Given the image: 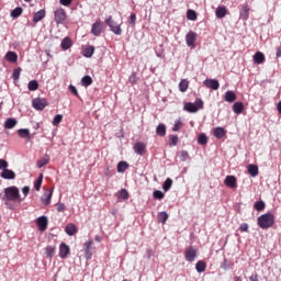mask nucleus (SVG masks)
<instances>
[{"instance_id": "1", "label": "nucleus", "mask_w": 281, "mask_h": 281, "mask_svg": "<svg viewBox=\"0 0 281 281\" xmlns=\"http://www.w3.org/2000/svg\"><path fill=\"white\" fill-rule=\"evenodd\" d=\"M25 198H21V193L19 192V188L16 187H8L4 189V195L2 201L8 203V201H19L21 203Z\"/></svg>"}, {"instance_id": "2", "label": "nucleus", "mask_w": 281, "mask_h": 281, "mask_svg": "<svg viewBox=\"0 0 281 281\" xmlns=\"http://www.w3.org/2000/svg\"><path fill=\"white\" fill-rule=\"evenodd\" d=\"M274 221L273 214L266 213L258 217L257 223L261 229H269L273 226Z\"/></svg>"}, {"instance_id": "3", "label": "nucleus", "mask_w": 281, "mask_h": 281, "mask_svg": "<svg viewBox=\"0 0 281 281\" xmlns=\"http://www.w3.org/2000/svg\"><path fill=\"white\" fill-rule=\"evenodd\" d=\"M199 109H203V100L196 99L195 103L187 102L183 105V110L187 111V113H196Z\"/></svg>"}, {"instance_id": "4", "label": "nucleus", "mask_w": 281, "mask_h": 281, "mask_svg": "<svg viewBox=\"0 0 281 281\" xmlns=\"http://www.w3.org/2000/svg\"><path fill=\"white\" fill-rule=\"evenodd\" d=\"M105 23L108 26H110L111 32H113V34H115L116 36H122V27L120 26V24H117V22L113 21V16H109L105 20Z\"/></svg>"}, {"instance_id": "5", "label": "nucleus", "mask_w": 281, "mask_h": 281, "mask_svg": "<svg viewBox=\"0 0 281 281\" xmlns=\"http://www.w3.org/2000/svg\"><path fill=\"white\" fill-rule=\"evenodd\" d=\"M184 258L187 262H194L196 259V248H194V246L187 248L184 251Z\"/></svg>"}, {"instance_id": "6", "label": "nucleus", "mask_w": 281, "mask_h": 281, "mask_svg": "<svg viewBox=\"0 0 281 281\" xmlns=\"http://www.w3.org/2000/svg\"><path fill=\"white\" fill-rule=\"evenodd\" d=\"M33 108L36 111H43L47 106V100L42 98H35L32 100Z\"/></svg>"}, {"instance_id": "7", "label": "nucleus", "mask_w": 281, "mask_h": 281, "mask_svg": "<svg viewBox=\"0 0 281 281\" xmlns=\"http://www.w3.org/2000/svg\"><path fill=\"white\" fill-rule=\"evenodd\" d=\"M54 16H55V22L57 24H60L65 21V19H67V13L65 12V10L63 8H59L57 10H55Z\"/></svg>"}, {"instance_id": "8", "label": "nucleus", "mask_w": 281, "mask_h": 281, "mask_svg": "<svg viewBox=\"0 0 281 281\" xmlns=\"http://www.w3.org/2000/svg\"><path fill=\"white\" fill-rule=\"evenodd\" d=\"M204 87H207V89H212L213 91H218L221 83L216 79H205L203 81Z\"/></svg>"}, {"instance_id": "9", "label": "nucleus", "mask_w": 281, "mask_h": 281, "mask_svg": "<svg viewBox=\"0 0 281 281\" xmlns=\"http://www.w3.org/2000/svg\"><path fill=\"white\" fill-rule=\"evenodd\" d=\"M186 43H187L188 47H196V45L194 44V43H196V33L190 31L186 35Z\"/></svg>"}, {"instance_id": "10", "label": "nucleus", "mask_w": 281, "mask_h": 281, "mask_svg": "<svg viewBox=\"0 0 281 281\" xmlns=\"http://www.w3.org/2000/svg\"><path fill=\"white\" fill-rule=\"evenodd\" d=\"M54 194L53 190L47 189L41 196V202L43 205H49L52 203V195Z\"/></svg>"}, {"instance_id": "11", "label": "nucleus", "mask_w": 281, "mask_h": 281, "mask_svg": "<svg viewBox=\"0 0 281 281\" xmlns=\"http://www.w3.org/2000/svg\"><path fill=\"white\" fill-rule=\"evenodd\" d=\"M0 177L2 179H7L10 181V180L16 179V173L12 169L7 168L4 171L0 173Z\"/></svg>"}, {"instance_id": "12", "label": "nucleus", "mask_w": 281, "mask_h": 281, "mask_svg": "<svg viewBox=\"0 0 281 281\" xmlns=\"http://www.w3.org/2000/svg\"><path fill=\"white\" fill-rule=\"evenodd\" d=\"M69 246L65 243H61L59 246V257L63 259L67 258V256H69Z\"/></svg>"}, {"instance_id": "13", "label": "nucleus", "mask_w": 281, "mask_h": 281, "mask_svg": "<svg viewBox=\"0 0 281 281\" xmlns=\"http://www.w3.org/2000/svg\"><path fill=\"white\" fill-rule=\"evenodd\" d=\"M47 216H41L37 218V227L40 232H45L47 229Z\"/></svg>"}, {"instance_id": "14", "label": "nucleus", "mask_w": 281, "mask_h": 281, "mask_svg": "<svg viewBox=\"0 0 281 281\" xmlns=\"http://www.w3.org/2000/svg\"><path fill=\"white\" fill-rule=\"evenodd\" d=\"M91 34H93V36H100V34H102V24L100 22L92 24Z\"/></svg>"}, {"instance_id": "15", "label": "nucleus", "mask_w": 281, "mask_h": 281, "mask_svg": "<svg viewBox=\"0 0 281 281\" xmlns=\"http://www.w3.org/2000/svg\"><path fill=\"white\" fill-rule=\"evenodd\" d=\"M65 232L68 236H74L78 233V228L76 227V224L69 223L66 225Z\"/></svg>"}, {"instance_id": "16", "label": "nucleus", "mask_w": 281, "mask_h": 281, "mask_svg": "<svg viewBox=\"0 0 281 281\" xmlns=\"http://www.w3.org/2000/svg\"><path fill=\"white\" fill-rule=\"evenodd\" d=\"M134 153H136V155H144V153H146V145L144 143H136L134 145Z\"/></svg>"}, {"instance_id": "17", "label": "nucleus", "mask_w": 281, "mask_h": 281, "mask_svg": "<svg viewBox=\"0 0 281 281\" xmlns=\"http://www.w3.org/2000/svg\"><path fill=\"white\" fill-rule=\"evenodd\" d=\"M224 100L225 102H236V93L232 90H228L225 92V95H224Z\"/></svg>"}, {"instance_id": "18", "label": "nucleus", "mask_w": 281, "mask_h": 281, "mask_svg": "<svg viewBox=\"0 0 281 281\" xmlns=\"http://www.w3.org/2000/svg\"><path fill=\"white\" fill-rule=\"evenodd\" d=\"M224 183L227 186V188H236V177L227 176L224 180Z\"/></svg>"}, {"instance_id": "19", "label": "nucleus", "mask_w": 281, "mask_h": 281, "mask_svg": "<svg viewBox=\"0 0 281 281\" xmlns=\"http://www.w3.org/2000/svg\"><path fill=\"white\" fill-rule=\"evenodd\" d=\"M45 19V9L37 11L33 16V23H38Z\"/></svg>"}, {"instance_id": "20", "label": "nucleus", "mask_w": 281, "mask_h": 281, "mask_svg": "<svg viewBox=\"0 0 281 281\" xmlns=\"http://www.w3.org/2000/svg\"><path fill=\"white\" fill-rule=\"evenodd\" d=\"M225 134H226L225 128H223V127H215L214 128L213 135L217 139H223V137H225Z\"/></svg>"}, {"instance_id": "21", "label": "nucleus", "mask_w": 281, "mask_h": 281, "mask_svg": "<svg viewBox=\"0 0 281 281\" xmlns=\"http://www.w3.org/2000/svg\"><path fill=\"white\" fill-rule=\"evenodd\" d=\"M244 109H245V105L243 104V102H235L233 104V111L234 113H236V115H240Z\"/></svg>"}, {"instance_id": "22", "label": "nucleus", "mask_w": 281, "mask_h": 281, "mask_svg": "<svg viewBox=\"0 0 281 281\" xmlns=\"http://www.w3.org/2000/svg\"><path fill=\"white\" fill-rule=\"evenodd\" d=\"M227 14V9L225 7H218L215 11V15L217 19H225Z\"/></svg>"}, {"instance_id": "23", "label": "nucleus", "mask_w": 281, "mask_h": 281, "mask_svg": "<svg viewBox=\"0 0 281 281\" xmlns=\"http://www.w3.org/2000/svg\"><path fill=\"white\" fill-rule=\"evenodd\" d=\"M46 258H53L56 256V246H47L45 248Z\"/></svg>"}, {"instance_id": "24", "label": "nucleus", "mask_w": 281, "mask_h": 281, "mask_svg": "<svg viewBox=\"0 0 281 281\" xmlns=\"http://www.w3.org/2000/svg\"><path fill=\"white\" fill-rule=\"evenodd\" d=\"M5 58L9 63H16V60H19V55L14 52H8Z\"/></svg>"}, {"instance_id": "25", "label": "nucleus", "mask_w": 281, "mask_h": 281, "mask_svg": "<svg viewBox=\"0 0 281 281\" xmlns=\"http://www.w3.org/2000/svg\"><path fill=\"white\" fill-rule=\"evenodd\" d=\"M240 19L247 21L249 19V5L245 4L240 11Z\"/></svg>"}, {"instance_id": "26", "label": "nucleus", "mask_w": 281, "mask_h": 281, "mask_svg": "<svg viewBox=\"0 0 281 281\" xmlns=\"http://www.w3.org/2000/svg\"><path fill=\"white\" fill-rule=\"evenodd\" d=\"M221 268L224 269V271H229V269H234V262L231 260L224 259V261L221 265Z\"/></svg>"}, {"instance_id": "27", "label": "nucleus", "mask_w": 281, "mask_h": 281, "mask_svg": "<svg viewBox=\"0 0 281 281\" xmlns=\"http://www.w3.org/2000/svg\"><path fill=\"white\" fill-rule=\"evenodd\" d=\"M60 47L61 49H64V52H67V49L71 47V40L69 37H65L61 41Z\"/></svg>"}, {"instance_id": "28", "label": "nucleus", "mask_w": 281, "mask_h": 281, "mask_svg": "<svg viewBox=\"0 0 281 281\" xmlns=\"http://www.w3.org/2000/svg\"><path fill=\"white\" fill-rule=\"evenodd\" d=\"M95 52V47L93 46H88L83 49V56L85 58H91Z\"/></svg>"}, {"instance_id": "29", "label": "nucleus", "mask_w": 281, "mask_h": 281, "mask_svg": "<svg viewBox=\"0 0 281 281\" xmlns=\"http://www.w3.org/2000/svg\"><path fill=\"white\" fill-rule=\"evenodd\" d=\"M254 60L257 65H262V63H265V54L257 52L254 56Z\"/></svg>"}, {"instance_id": "30", "label": "nucleus", "mask_w": 281, "mask_h": 281, "mask_svg": "<svg viewBox=\"0 0 281 281\" xmlns=\"http://www.w3.org/2000/svg\"><path fill=\"white\" fill-rule=\"evenodd\" d=\"M156 133H157V135H159V137H165L166 136V125L164 123H160L156 127Z\"/></svg>"}, {"instance_id": "31", "label": "nucleus", "mask_w": 281, "mask_h": 281, "mask_svg": "<svg viewBox=\"0 0 281 281\" xmlns=\"http://www.w3.org/2000/svg\"><path fill=\"white\" fill-rule=\"evenodd\" d=\"M23 14V8L16 7L14 10L11 11L12 19H19Z\"/></svg>"}, {"instance_id": "32", "label": "nucleus", "mask_w": 281, "mask_h": 281, "mask_svg": "<svg viewBox=\"0 0 281 281\" xmlns=\"http://www.w3.org/2000/svg\"><path fill=\"white\" fill-rule=\"evenodd\" d=\"M248 173L250 175V177H258V167L256 165H249Z\"/></svg>"}, {"instance_id": "33", "label": "nucleus", "mask_w": 281, "mask_h": 281, "mask_svg": "<svg viewBox=\"0 0 281 281\" xmlns=\"http://www.w3.org/2000/svg\"><path fill=\"white\" fill-rule=\"evenodd\" d=\"M14 126H16V119H8L4 122V128H14Z\"/></svg>"}, {"instance_id": "34", "label": "nucleus", "mask_w": 281, "mask_h": 281, "mask_svg": "<svg viewBox=\"0 0 281 281\" xmlns=\"http://www.w3.org/2000/svg\"><path fill=\"white\" fill-rule=\"evenodd\" d=\"M92 82H93V79L91 78V76H85L81 79L82 87H89L92 85Z\"/></svg>"}, {"instance_id": "35", "label": "nucleus", "mask_w": 281, "mask_h": 281, "mask_svg": "<svg viewBox=\"0 0 281 281\" xmlns=\"http://www.w3.org/2000/svg\"><path fill=\"white\" fill-rule=\"evenodd\" d=\"M128 169V162L120 161L117 164V172H125Z\"/></svg>"}, {"instance_id": "36", "label": "nucleus", "mask_w": 281, "mask_h": 281, "mask_svg": "<svg viewBox=\"0 0 281 281\" xmlns=\"http://www.w3.org/2000/svg\"><path fill=\"white\" fill-rule=\"evenodd\" d=\"M172 188V179L167 178L162 184L164 192H168Z\"/></svg>"}, {"instance_id": "37", "label": "nucleus", "mask_w": 281, "mask_h": 281, "mask_svg": "<svg viewBox=\"0 0 281 281\" xmlns=\"http://www.w3.org/2000/svg\"><path fill=\"white\" fill-rule=\"evenodd\" d=\"M41 186H43V173H40L37 180L34 183V188H35L36 192L41 191Z\"/></svg>"}, {"instance_id": "38", "label": "nucleus", "mask_w": 281, "mask_h": 281, "mask_svg": "<svg viewBox=\"0 0 281 281\" xmlns=\"http://www.w3.org/2000/svg\"><path fill=\"white\" fill-rule=\"evenodd\" d=\"M166 221H168V212H160L158 214V223L166 224Z\"/></svg>"}, {"instance_id": "39", "label": "nucleus", "mask_w": 281, "mask_h": 281, "mask_svg": "<svg viewBox=\"0 0 281 281\" xmlns=\"http://www.w3.org/2000/svg\"><path fill=\"white\" fill-rule=\"evenodd\" d=\"M198 144H200V146H205L207 144V135L205 134H200L198 137Z\"/></svg>"}, {"instance_id": "40", "label": "nucleus", "mask_w": 281, "mask_h": 281, "mask_svg": "<svg viewBox=\"0 0 281 281\" xmlns=\"http://www.w3.org/2000/svg\"><path fill=\"white\" fill-rule=\"evenodd\" d=\"M187 19L189 21H196V11L192 10V9H189L187 11Z\"/></svg>"}, {"instance_id": "41", "label": "nucleus", "mask_w": 281, "mask_h": 281, "mask_svg": "<svg viewBox=\"0 0 281 281\" xmlns=\"http://www.w3.org/2000/svg\"><path fill=\"white\" fill-rule=\"evenodd\" d=\"M188 85H189V82H188V80H186V79H182V80L180 81V83H179V89H180V91H181L182 93H186V91H188Z\"/></svg>"}, {"instance_id": "42", "label": "nucleus", "mask_w": 281, "mask_h": 281, "mask_svg": "<svg viewBox=\"0 0 281 281\" xmlns=\"http://www.w3.org/2000/svg\"><path fill=\"white\" fill-rule=\"evenodd\" d=\"M49 164V156H46L37 161V168H43Z\"/></svg>"}, {"instance_id": "43", "label": "nucleus", "mask_w": 281, "mask_h": 281, "mask_svg": "<svg viewBox=\"0 0 281 281\" xmlns=\"http://www.w3.org/2000/svg\"><path fill=\"white\" fill-rule=\"evenodd\" d=\"M205 267L206 265L204 263V261H198L195 265L198 273H203V271H205Z\"/></svg>"}, {"instance_id": "44", "label": "nucleus", "mask_w": 281, "mask_h": 281, "mask_svg": "<svg viewBox=\"0 0 281 281\" xmlns=\"http://www.w3.org/2000/svg\"><path fill=\"white\" fill-rule=\"evenodd\" d=\"M27 89L29 91H36V89H38V81L36 80L30 81L27 85Z\"/></svg>"}, {"instance_id": "45", "label": "nucleus", "mask_w": 281, "mask_h": 281, "mask_svg": "<svg viewBox=\"0 0 281 281\" xmlns=\"http://www.w3.org/2000/svg\"><path fill=\"white\" fill-rule=\"evenodd\" d=\"M255 210H257V212H262V210H265L266 204L263 201H257L254 205Z\"/></svg>"}, {"instance_id": "46", "label": "nucleus", "mask_w": 281, "mask_h": 281, "mask_svg": "<svg viewBox=\"0 0 281 281\" xmlns=\"http://www.w3.org/2000/svg\"><path fill=\"white\" fill-rule=\"evenodd\" d=\"M18 135L25 139L26 137H30V130L21 128L18 131Z\"/></svg>"}, {"instance_id": "47", "label": "nucleus", "mask_w": 281, "mask_h": 281, "mask_svg": "<svg viewBox=\"0 0 281 281\" xmlns=\"http://www.w3.org/2000/svg\"><path fill=\"white\" fill-rule=\"evenodd\" d=\"M182 126H183V122H181V120H176L172 131L175 133H177V132L181 131Z\"/></svg>"}, {"instance_id": "48", "label": "nucleus", "mask_w": 281, "mask_h": 281, "mask_svg": "<svg viewBox=\"0 0 281 281\" xmlns=\"http://www.w3.org/2000/svg\"><path fill=\"white\" fill-rule=\"evenodd\" d=\"M169 139H170L169 146H177V144H179V136L177 135H170Z\"/></svg>"}, {"instance_id": "49", "label": "nucleus", "mask_w": 281, "mask_h": 281, "mask_svg": "<svg viewBox=\"0 0 281 281\" xmlns=\"http://www.w3.org/2000/svg\"><path fill=\"white\" fill-rule=\"evenodd\" d=\"M19 78H21V68H16L12 72V79L14 80V82H16Z\"/></svg>"}, {"instance_id": "50", "label": "nucleus", "mask_w": 281, "mask_h": 281, "mask_svg": "<svg viewBox=\"0 0 281 281\" xmlns=\"http://www.w3.org/2000/svg\"><path fill=\"white\" fill-rule=\"evenodd\" d=\"M61 122H63V115L61 114H57L53 119V126H58V124H60Z\"/></svg>"}, {"instance_id": "51", "label": "nucleus", "mask_w": 281, "mask_h": 281, "mask_svg": "<svg viewBox=\"0 0 281 281\" xmlns=\"http://www.w3.org/2000/svg\"><path fill=\"white\" fill-rule=\"evenodd\" d=\"M153 196H154V199L161 201V199H164V192L156 190V191H154Z\"/></svg>"}, {"instance_id": "52", "label": "nucleus", "mask_w": 281, "mask_h": 281, "mask_svg": "<svg viewBox=\"0 0 281 281\" xmlns=\"http://www.w3.org/2000/svg\"><path fill=\"white\" fill-rule=\"evenodd\" d=\"M137 80H138L137 74L132 72V75H131L130 78H128V82H130L131 85H135V83L137 82Z\"/></svg>"}, {"instance_id": "53", "label": "nucleus", "mask_w": 281, "mask_h": 281, "mask_svg": "<svg viewBox=\"0 0 281 281\" xmlns=\"http://www.w3.org/2000/svg\"><path fill=\"white\" fill-rule=\"evenodd\" d=\"M8 161L5 159H0V170H2V172L8 169Z\"/></svg>"}, {"instance_id": "54", "label": "nucleus", "mask_w": 281, "mask_h": 281, "mask_svg": "<svg viewBox=\"0 0 281 281\" xmlns=\"http://www.w3.org/2000/svg\"><path fill=\"white\" fill-rule=\"evenodd\" d=\"M188 157H190V155L188 154V151L182 150V151L180 153V159H181V161H188Z\"/></svg>"}, {"instance_id": "55", "label": "nucleus", "mask_w": 281, "mask_h": 281, "mask_svg": "<svg viewBox=\"0 0 281 281\" xmlns=\"http://www.w3.org/2000/svg\"><path fill=\"white\" fill-rule=\"evenodd\" d=\"M135 21H137V15L135 13H132L128 19V24L135 25Z\"/></svg>"}, {"instance_id": "56", "label": "nucleus", "mask_w": 281, "mask_h": 281, "mask_svg": "<svg viewBox=\"0 0 281 281\" xmlns=\"http://www.w3.org/2000/svg\"><path fill=\"white\" fill-rule=\"evenodd\" d=\"M120 199H128V191H126V189H122L121 191H120Z\"/></svg>"}, {"instance_id": "57", "label": "nucleus", "mask_w": 281, "mask_h": 281, "mask_svg": "<svg viewBox=\"0 0 281 281\" xmlns=\"http://www.w3.org/2000/svg\"><path fill=\"white\" fill-rule=\"evenodd\" d=\"M240 232H249V224L248 223H243L239 226Z\"/></svg>"}, {"instance_id": "58", "label": "nucleus", "mask_w": 281, "mask_h": 281, "mask_svg": "<svg viewBox=\"0 0 281 281\" xmlns=\"http://www.w3.org/2000/svg\"><path fill=\"white\" fill-rule=\"evenodd\" d=\"M74 0H59L60 5H65L66 8H68V5H71V2Z\"/></svg>"}, {"instance_id": "59", "label": "nucleus", "mask_w": 281, "mask_h": 281, "mask_svg": "<svg viewBox=\"0 0 281 281\" xmlns=\"http://www.w3.org/2000/svg\"><path fill=\"white\" fill-rule=\"evenodd\" d=\"M68 89L74 95H78V89H76V86L70 85Z\"/></svg>"}, {"instance_id": "60", "label": "nucleus", "mask_w": 281, "mask_h": 281, "mask_svg": "<svg viewBox=\"0 0 281 281\" xmlns=\"http://www.w3.org/2000/svg\"><path fill=\"white\" fill-rule=\"evenodd\" d=\"M91 245H93V241H86L83 247H85V250H91Z\"/></svg>"}, {"instance_id": "61", "label": "nucleus", "mask_w": 281, "mask_h": 281, "mask_svg": "<svg viewBox=\"0 0 281 281\" xmlns=\"http://www.w3.org/2000/svg\"><path fill=\"white\" fill-rule=\"evenodd\" d=\"M22 192H23L24 199H25V196H27V194H30V187H23Z\"/></svg>"}, {"instance_id": "62", "label": "nucleus", "mask_w": 281, "mask_h": 281, "mask_svg": "<svg viewBox=\"0 0 281 281\" xmlns=\"http://www.w3.org/2000/svg\"><path fill=\"white\" fill-rule=\"evenodd\" d=\"M85 254H86V259L91 260V256H93V252H91V250H85Z\"/></svg>"}, {"instance_id": "63", "label": "nucleus", "mask_w": 281, "mask_h": 281, "mask_svg": "<svg viewBox=\"0 0 281 281\" xmlns=\"http://www.w3.org/2000/svg\"><path fill=\"white\" fill-rule=\"evenodd\" d=\"M57 211L58 212H65V204L64 203L59 204L58 207H57Z\"/></svg>"}, {"instance_id": "64", "label": "nucleus", "mask_w": 281, "mask_h": 281, "mask_svg": "<svg viewBox=\"0 0 281 281\" xmlns=\"http://www.w3.org/2000/svg\"><path fill=\"white\" fill-rule=\"evenodd\" d=\"M277 109H278L279 113H281V101L278 103Z\"/></svg>"}]
</instances>
